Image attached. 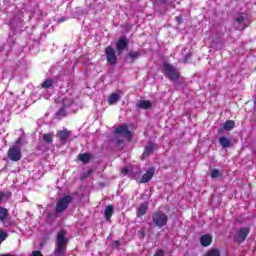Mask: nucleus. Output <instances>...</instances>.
Segmentation results:
<instances>
[{
    "instance_id": "1",
    "label": "nucleus",
    "mask_w": 256,
    "mask_h": 256,
    "mask_svg": "<svg viewBox=\"0 0 256 256\" xmlns=\"http://www.w3.org/2000/svg\"><path fill=\"white\" fill-rule=\"evenodd\" d=\"M67 243H69L67 231L61 229L56 234L54 256H67Z\"/></svg>"
},
{
    "instance_id": "2",
    "label": "nucleus",
    "mask_w": 256,
    "mask_h": 256,
    "mask_svg": "<svg viewBox=\"0 0 256 256\" xmlns=\"http://www.w3.org/2000/svg\"><path fill=\"white\" fill-rule=\"evenodd\" d=\"M249 16L245 13H239L235 18H234V27L237 31H245L247 27H249Z\"/></svg>"
},
{
    "instance_id": "3",
    "label": "nucleus",
    "mask_w": 256,
    "mask_h": 256,
    "mask_svg": "<svg viewBox=\"0 0 256 256\" xmlns=\"http://www.w3.org/2000/svg\"><path fill=\"white\" fill-rule=\"evenodd\" d=\"M163 71L165 77H168L170 81H178L181 74L179 73V69L173 66L170 63L164 62L163 64Z\"/></svg>"
},
{
    "instance_id": "4",
    "label": "nucleus",
    "mask_w": 256,
    "mask_h": 256,
    "mask_svg": "<svg viewBox=\"0 0 256 256\" xmlns=\"http://www.w3.org/2000/svg\"><path fill=\"white\" fill-rule=\"evenodd\" d=\"M152 221L156 227H165L167 221H169V217H167L163 211H158L152 216Z\"/></svg>"
},
{
    "instance_id": "5",
    "label": "nucleus",
    "mask_w": 256,
    "mask_h": 256,
    "mask_svg": "<svg viewBox=\"0 0 256 256\" xmlns=\"http://www.w3.org/2000/svg\"><path fill=\"white\" fill-rule=\"evenodd\" d=\"M71 201H73V197L69 195L61 198L56 204V207H55L56 213H63V211H65L67 207H69V204L71 203Z\"/></svg>"
},
{
    "instance_id": "6",
    "label": "nucleus",
    "mask_w": 256,
    "mask_h": 256,
    "mask_svg": "<svg viewBox=\"0 0 256 256\" xmlns=\"http://www.w3.org/2000/svg\"><path fill=\"white\" fill-rule=\"evenodd\" d=\"M77 99V95H75V92H69L62 96L60 98V101L62 103V107L69 108L73 103H75V100Z\"/></svg>"
},
{
    "instance_id": "7",
    "label": "nucleus",
    "mask_w": 256,
    "mask_h": 256,
    "mask_svg": "<svg viewBox=\"0 0 256 256\" xmlns=\"http://www.w3.org/2000/svg\"><path fill=\"white\" fill-rule=\"evenodd\" d=\"M21 157V148H19V146H12L9 148L8 159H10V161H21Z\"/></svg>"
},
{
    "instance_id": "8",
    "label": "nucleus",
    "mask_w": 256,
    "mask_h": 256,
    "mask_svg": "<svg viewBox=\"0 0 256 256\" xmlns=\"http://www.w3.org/2000/svg\"><path fill=\"white\" fill-rule=\"evenodd\" d=\"M105 55L107 63H109L110 65H115L117 63V54L115 53V49H113V47H106Z\"/></svg>"
},
{
    "instance_id": "9",
    "label": "nucleus",
    "mask_w": 256,
    "mask_h": 256,
    "mask_svg": "<svg viewBox=\"0 0 256 256\" xmlns=\"http://www.w3.org/2000/svg\"><path fill=\"white\" fill-rule=\"evenodd\" d=\"M116 135H123V137H126L128 141H131V131H129V128L127 125H122L119 126L118 128L115 129Z\"/></svg>"
},
{
    "instance_id": "10",
    "label": "nucleus",
    "mask_w": 256,
    "mask_h": 256,
    "mask_svg": "<svg viewBox=\"0 0 256 256\" xmlns=\"http://www.w3.org/2000/svg\"><path fill=\"white\" fill-rule=\"evenodd\" d=\"M128 46L129 41L126 37H121L116 42V50L118 51V53H123V51H125V49H127Z\"/></svg>"
},
{
    "instance_id": "11",
    "label": "nucleus",
    "mask_w": 256,
    "mask_h": 256,
    "mask_svg": "<svg viewBox=\"0 0 256 256\" xmlns=\"http://www.w3.org/2000/svg\"><path fill=\"white\" fill-rule=\"evenodd\" d=\"M153 175H155V169L153 167L148 168L146 173L142 176L140 183H149L151 179H153Z\"/></svg>"
},
{
    "instance_id": "12",
    "label": "nucleus",
    "mask_w": 256,
    "mask_h": 256,
    "mask_svg": "<svg viewBox=\"0 0 256 256\" xmlns=\"http://www.w3.org/2000/svg\"><path fill=\"white\" fill-rule=\"evenodd\" d=\"M211 243H213V236L210 234H204L200 237V245H202V247H209Z\"/></svg>"
},
{
    "instance_id": "13",
    "label": "nucleus",
    "mask_w": 256,
    "mask_h": 256,
    "mask_svg": "<svg viewBox=\"0 0 256 256\" xmlns=\"http://www.w3.org/2000/svg\"><path fill=\"white\" fill-rule=\"evenodd\" d=\"M154 151H155V144H153V142L148 143V145L145 147L144 152L142 154V159H147V157H150Z\"/></svg>"
},
{
    "instance_id": "14",
    "label": "nucleus",
    "mask_w": 256,
    "mask_h": 256,
    "mask_svg": "<svg viewBox=\"0 0 256 256\" xmlns=\"http://www.w3.org/2000/svg\"><path fill=\"white\" fill-rule=\"evenodd\" d=\"M247 235H249V229H247V228L240 229L237 233L238 242L243 243V241H245V239H247Z\"/></svg>"
},
{
    "instance_id": "15",
    "label": "nucleus",
    "mask_w": 256,
    "mask_h": 256,
    "mask_svg": "<svg viewBox=\"0 0 256 256\" xmlns=\"http://www.w3.org/2000/svg\"><path fill=\"white\" fill-rule=\"evenodd\" d=\"M71 135V132L67 131V130H61L60 132H58L57 137L59 138V140L61 141V143H67V140L69 139V136Z\"/></svg>"
},
{
    "instance_id": "16",
    "label": "nucleus",
    "mask_w": 256,
    "mask_h": 256,
    "mask_svg": "<svg viewBox=\"0 0 256 256\" xmlns=\"http://www.w3.org/2000/svg\"><path fill=\"white\" fill-rule=\"evenodd\" d=\"M219 143L223 149H229L231 147V139L225 136L219 138Z\"/></svg>"
},
{
    "instance_id": "17",
    "label": "nucleus",
    "mask_w": 256,
    "mask_h": 256,
    "mask_svg": "<svg viewBox=\"0 0 256 256\" xmlns=\"http://www.w3.org/2000/svg\"><path fill=\"white\" fill-rule=\"evenodd\" d=\"M147 209H149L148 203H143L137 208V217H143L145 213H147Z\"/></svg>"
},
{
    "instance_id": "18",
    "label": "nucleus",
    "mask_w": 256,
    "mask_h": 256,
    "mask_svg": "<svg viewBox=\"0 0 256 256\" xmlns=\"http://www.w3.org/2000/svg\"><path fill=\"white\" fill-rule=\"evenodd\" d=\"M139 57H141V52H130L126 56V60L128 63H135V59H139Z\"/></svg>"
},
{
    "instance_id": "19",
    "label": "nucleus",
    "mask_w": 256,
    "mask_h": 256,
    "mask_svg": "<svg viewBox=\"0 0 256 256\" xmlns=\"http://www.w3.org/2000/svg\"><path fill=\"white\" fill-rule=\"evenodd\" d=\"M222 129H224V131H233V129H235V121L227 120L223 124Z\"/></svg>"
},
{
    "instance_id": "20",
    "label": "nucleus",
    "mask_w": 256,
    "mask_h": 256,
    "mask_svg": "<svg viewBox=\"0 0 256 256\" xmlns=\"http://www.w3.org/2000/svg\"><path fill=\"white\" fill-rule=\"evenodd\" d=\"M153 104L151 103V101L149 100H141L138 104H137V107L139 109H151V106Z\"/></svg>"
},
{
    "instance_id": "21",
    "label": "nucleus",
    "mask_w": 256,
    "mask_h": 256,
    "mask_svg": "<svg viewBox=\"0 0 256 256\" xmlns=\"http://www.w3.org/2000/svg\"><path fill=\"white\" fill-rule=\"evenodd\" d=\"M113 206L109 205L106 207L105 211H104V217L107 221H109L111 219V217H113Z\"/></svg>"
},
{
    "instance_id": "22",
    "label": "nucleus",
    "mask_w": 256,
    "mask_h": 256,
    "mask_svg": "<svg viewBox=\"0 0 256 256\" xmlns=\"http://www.w3.org/2000/svg\"><path fill=\"white\" fill-rule=\"evenodd\" d=\"M9 217V210L7 208L0 206V221L3 222Z\"/></svg>"
},
{
    "instance_id": "23",
    "label": "nucleus",
    "mask_w": 256,
    "mask_h": 256,
    "mask_svg": "<svg viewBox=\"0 0 256 256\" xmlns=\"http://www.w3.org/2000/svg\"><path fill=\"white\" fill-rule=\"evenodd\" d=\"M78 159L82 163H89L91 161V155L89 153H82L78 155Z\"/></svg>"
},
{
    "instance_id": "24",
    "label": "nucleus",
    "mask_w": 256,
    "mask_h": 256,
    "mask_svg": "<svg viewBox=\"0 0 256 256\" xmlns=\"http://www.w3.org/2000/svg\"><path fill=\"white\" fill-rule=\"evenodd\" d=\"M42 141H44V143H46V145H51V143H53V134H51V133L43 134Z\"/></svg>"
},
{
    "instance_id": "25",
    "label": "nucleus",
    "mask_w": 256,
    "mask_h": 256,
    "mask_svg": "<svg viewBox=\"0 0 256 256\" xmlns=\"http://www.w3.org/2000/svg\"><path fill=\"white\" fill-rule=\"evenodd\" d=\"M121 99V97L119 96V94H111L110 97L108 98V103L109 105H115V103H117L119 100Z\"/></svg>"
},
{
    "instance_id": "26",
    "label": "nucleus",
    "mask_w": 256,
    "mask_h": 256,
    "mask_svg": "<svg viewBox=\"0 0 256 256\" xmlns=\"http://www.w3.org/2000/svg\"><path fill=\"white\" fill-rule=\"evenodd\" d=\"M67 107L62 106L58 112H56V119H63V117H67Z\"/></svg>"
},
{
    "instance_id": "27",
    "label": "nucleus",
    "mask_w": 256,
    "mask_h": 256,
    "mask_svg": "<svg viewBox=\"0 0 256 256\" xmlns=\"http://www.w3.org/2000/svg\"><path fill=\"white\" fill-rule=\"evenodd\" d=\"M221 175L223 174L218 169L211 170L210 177H212V179H217V177H221Z\"/></svg>"
},
{
    "instance_id": "28",
    "label": "nucleus",
    "mask_w": 256,
    "mask_h": 256,
    "mask_svg": "<svg viewBox=\"0 0 256 256\" xmlns=\"http://www.w3.org/2000/svg\"><path fill=\"white\" fill-rule=\"evenodd\" d=\"M50 87H53V80L48 79L42 83L43 89H50Z\"/></svg>"
},
{
    "instance_id": "29",
    "label": "nucleus",
    "mask_w": 256,
    "mask_h": 256,
    "mask_svg": "<svg viewBox=\"0 0 256 256\" xmlns=\"http://www.w3.org/2000/svg\"><path fill=\"white\" fill-rule=\"evenodd\" d=\"M205 256H221V252L218 249L209 250Z\"/></svg>"
},
{
    "instance_id": "30",
    "label": "nucleus",
    "mask_w": 256,
    "mask_h": 256,
    "mask_svg": "<svg viewBox=\"0 0 256 256\" xmlns=\"http://www.w3.org/2000/svg\"><path fill=\"white\" fill-rule=\"evenodd\" d=\"M8 234L7 232L0 230V243H3V241H5V239H7Z\"/></svg>"
},
{
    "instance_id": "31",
    "label": "nucleus",
    "mask_w": 256,
    "mask_h": 256,
    "mask_svg": "<svg viewBox=\"0 0 256 256\" xmlns=\"http://www.w3.org/2000/svg\"><path fill=\"white\" fill-rule=\"evenodd\" d=\"M91 175H93V169H89L87 172H84L81 179H87V177H90Z\"/></svg>"
},
{
    "instance_id": "32",
    "label": "nucleus",
    "mask_w": 256,
    "mask_h": 256,
    "mask_svg": "<svg viewBox=\"0 0 256 256\" xmlns=\"http://www.w3.org/2000/svg\"><path fill=\"white\" fill-rule=\"evenodd\" d=\"M4 227H12V225H15V222L12 220L5 219L3 222Z\"/></svg>"
},
{
    "instance_id": "33",
    "label": "nucleus",
    "mask_w": 256,
    "mask_h": 256,
    "mask_svg": "<svg viewBox=\"0 0 256 256\" xmlns=\"http://www.w3.org/2000/svg\"><path fill=\"white\" fill-rule=\"evenodd\" d=\"M140 239H145V231L141 230L138 232Z\"/></svg>"
},
{
    "instance_id": "34",
    "label": "nucleus",
    "mask_w": 256,
    "mask_h": 256,
    "mask_svg": "<svg viewBox=\"0 0 256 256\" xmlns=\"http://www.w3.org/2000/svg\"><path fill=\"white\" fill-rule=\"evenodd\" d=\"M175 19H176L178 25H181V23H183V18H181V16H177Z\"/></svg>"
},
{
    "instance_id": "35",
    "label": "nucleus",
    "mask_w": 256,
    "mask_h": 256,
    "mask_svg": "<svg viewBox=\"0 0 256 256\" xmlns=\"http://www.w3.org/2000/svg\"><path fill=\"white\" fill-rule=\"evenodd\" d=\"M121 173H123V175H127V173H129V169H127V167H123L121 169Z\"/></svg>"
},
{
    "instance_id": "36",
    "label": "nucleus",
    "mask_w": 256,
    "mask_h": 256,
    "mask_svg": "<svg viewBox=\"0 0 256 256\" xmlns=\"http://www.w3.org/2000/svg\"><path fill=\"white\" fill-rule=\"evenodd\" d=\"M31 256H43L40 251H33Z\"/></svg>"
},
{
    "instance_id": "37",
    "label": "nucleus",
    "mask_w": 256,
    "mask_h": 256,
    "mask_svg": "<svg viewBox=\"0 0 256 256\" xmlns=\"http://www.w3.org/2000/svg\"><path fill=\"white\" fill-rule=\"evenodd\" d=\"M64 21H67V18L61 17L58 19V23H64Z\"/></svg>"
},
{
    "instance_id": "38",
    "label": "nucleus",
    "mask_w": 256,
    "mask_h": 256,
    "mask_svg": "<svg viewBox=\"0 0 256 256\" xmlns=\"http://www.w3.org/2000/svg\"><path fill=\"white\" fill-rule=\"evenodd\" d=\"M39 147H40L41 151H49V147H43L41 144Z\"/></svg>"
},
{
    "instance_id": "39",
    "label": "nucleus",
    "mask_w": 256,
    "mask_h": 256,
    "mask_svg": "<svg viewBox=\"0 0 256 256\" xmlns=\"http://www.w3.org/2000/svg\"><path fill=\"white\" fill-rule=\"evenodd\" d=\"M187 59H191V54H187L185 56V59L183 60V63H186Z\"/></svg>"
},
{
    "instance_id": "40",
    "label": "nucleus",
    "mask_w": 256,
    "mask_h": 256,
    "mask_svg": "<svg viewBox=\"0 0 256 256\" xmlns=\"http://www.w3.org/2000/svg\"><path fill=\"white\" fill-rule=\"evenodd\" d=\"M3 197H5V193L0 192V203H2V201H3Z\"/></svg>"
},
{
    "instance_id": "41",
    "label": "nucleus",
    "mask_w": 256,
    "mask_h": 256,
    "mask_svg": "<svg viewBox=\"0 0 256 256\" xmlns=\"http://www.w3.org/2000/svg\"><path fill=\"white\" fill-rule=\"evenodd\" d=\"M118 143H122V141H119Z\"/></svg>"
}]
</instances>
